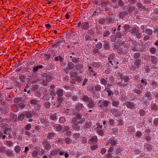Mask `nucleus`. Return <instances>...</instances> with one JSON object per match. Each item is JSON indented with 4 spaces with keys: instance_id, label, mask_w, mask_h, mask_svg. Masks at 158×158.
Wrapping results in <instances>:
<instances>
[{
    "instance_id": "f257e3e1",
    "label": "nucleus",
    "mask_w": 158,
    "mask_h": 158,
    "mask_svg": "<svg viewBox=\"0 0 158 158\" xmlns=\"http://www.w3.org/2000/svg\"><path fill=\"white\" fill-rule=\"evenodd\" d=\"M81 118V115L80 114H77L76 115V117L73 118L72 119L71 123L72 124V127L77 131H79L80 129V126L78 123L77 120H80Z\"/></svg>"
},
{
    "instance_id": "f03ea898",
    "label": "nucleus",
    "mask_w": 158,
    "mask_h": 158,
    "mask_svg": "<svg viewBox=\"0 0 158 158\" xmlns=\"http://www.w3.org/2000/svg\"><path fill=\"white\" fill-rule=\"evenodd\" d=\"M110 103L104 100H99L97 104L99 107L101 109L104 110L105 107H108V105Z\"/></svg>"
},
{
    "instance_id": "7ed1b4c3",
    "label": "nucleus",
    "mask_w": 158,
    "mask_h": 158,
    "mask_svg": "<svg viewBox=\"0 0 158 158\" xmlns=\"http://www.w3.org/2000/svg\"><path fill=\"white\" fill-rule=\"evenodd\" d=\"M78 27L82 29L85 30L89 28V25L87 22H81L78 23Z\"/></svg>"
},
{
    "instance_id": "20e7f679",
    "label": "nucleus",
    "mask_w": 158,
    "mask_h": 158,
    "mask_svg": "<svg viewBox=\"0 0 158 158\" xmlns=\"http://www.w3.org/2000/svg\"><path fill=\"white\" fill-rule=\"evenodd\" d=\"M84 109V106L83 104L80 103H78L76 106L74 110L77 112H78L81 110H83Z\"/></svg>"
},
{
    "instance_id": "39448f33",
    "label": "nucleus",
    "mask_w": 158,
    "mask_h": 158,
    "mask_svg": "<svg viewBox=\"0 0 158 158\" xmlns=\"http://www.w3.org/2000/svg\"><path fill=\"white\" fill-rule=\"evenodd\" d=\"M68 67H66L64 69V71L66 73H68L69 70L74 68L75 66L74 64L72 62H69L68 64Z\"/></svg>"
},
{
    "instance_id": "423d86ee",
    "label": "nucleus",
    "mask_w": 158,
    "mask_h": 158,
    "mask_svg": "<svg viewBox=\"0 0 158 158\" xmlns=\"http://www.w3.org/2000/svg\"><path fill=\"white\" fill-rule=\"evenodd\" d=\"M143 63V61L139 59H137L135 61V64L133 65V67L135 69H136L139 68Z\"/></svg>"
},
{
    "instance_id": "0eeeda50",
    "label": "nucleus",
    "mask_w": 158,
    "mask_h": 158,
    "mask_svg": "<svg viewBox=\"0 0 158 158\" xmlns=\"http://www.w3.org/2000/svg\"><path fill=\"white\" fill-rule=\"evenodd\" d=\"M1 127L4 128L5 130L3 131V133L5 134H9L11 131V127L9 126L7 127L6 126L3 125Z\"/></svg>"
},
{
    "instance_id": "6e6552de",
    "label": "nucleus",
    "mask_w": 158,
    "mask_h": 158,
    "mask_svg": "<svg viewBox=\"0 0 158 158\" xmlns=\"http://www.w3.org/2000/svg\"><path fill=\"white\" fill-rule=\"evenodd\" d=\"M42 143L44 147L47 150H49L51 149V144L49 142L44 141H43Z\"/></svg>"
},
{
    "instance_id": "1a4fd4ad",
    "label": "nucleus",
    "mask_w": 158,
    "mask_h": 158,
    "mask_svg": "<svg viewBox=\"0 0 158 158\" xmlns=\"http://www.w3.org/2000/svg\"><path fill=\"white\" fill-rule=\"evenodd\" d=\"M117 143L115 139L113 138L110 139L107 142L106 144L107 145H111L112 146H115L116 144Z\"/></svg>"
},
{
    "instance_id": "9d476101",
    "label": "nucleus",
    "mask_w": 158,
    "mask_h": 158,
    "mask_svg": "<svg viewBox=\"0 0 158 158\" xmlns=\"http://www.w3.org/2000/svg\"><path fill=\"white\" fill-rule=\"evenodd\" d=\"M97 136H94L89 140V142L92 145L95 144L97 143Z\"/></svg>"
},
{
    "instance_id": "9b49d317",
    "label": "nucleus",
    "mask_w": 158,
    "mask_h": 158,
    "mask_svg": "<svg viewBox=\"0 0 158 158\" xmlns=\"http://www.w3.org/2000/svg\"><path fill=\"white\" fill-rule=\"evenodd\" d=\"M43 66L41 65H39L38 66H34L32 69L33 72L35 73L38 71L39 69L43 68Z\"/></svg>"
},
{
    "instance_id": "f8f14e48",
    "label": "nucleus",
    "mask_w": 158,
    "mask_h": 158,
    "mask_svg": "<svg viewBox=\"0 0 158 158\" xmlns=\"http://www.w3.org/2000/svg\"><path fill=\"white\" fill-rule=\"evenodd\" d=\"M125 104L127 107L131 109L133 108L135 106V105L133 104L130 102H126Z\"/></svg>"
},
{
    "instance_id": "ddd939ff",
    "label": "nucleus",
    "mask_w": 158,
    "mask_h": 158,
    "mask_svg": "<svg viewBox=\"0 0 158 158\" xmlns=\"http://www.w3.org/2000/svg\"><path fill=\"white\" fill-rule=\"evenodd\" d=\"M143 31H142V32L144 33V32H145V33L146 34H147L149 36L151 35H152L153 31L152 30L150 29H147L144 30V28L143 27Z\"/></svg>"
},
{
    "instance_id": "4468645a",
    "label": "nucleus",
    "mask_w": 158,
    "mask_h": 158,
    "mask_svg": "<svg viewBox=\"0 0 158 158\" xmlns=\"http://www.w3.org/2000/svg\"><path fill=\"white\" fill-rule=\"evenodd\" d=\"M10 120L14 121L16 122L17 121V115L15 114L11 113L10 114Z\"/></svg>"
},
{
    "instance_id": "2eb2a0df",
    "label": "nucleus",
    "mask_w": 158,
    "mask_h": 158,
    "mask_svg": "<svg viewBox=\"0 0 158 158\" xmlns=\"http://www.w3.org/2000/svg\"><path fill=\"white\" fill-rule=\"evenodd\" d=\"M5 153L6 154V156H13V152L10 150H6Z\"/></svg>"
},
{
    "instance_id": "dca6fc26",
    "label": "nucleus",
    "mask_w": 158,
    "mask_h": 158,
    "mask_svg": "<svg viewBox=\"0 0 158 158\" xmlns=\"http://www.w3.org/2000/svg\"><path fill=\"white\" fill-rule=\"evenodd\" d=\"M92 99L89 98L87 95H84L82 98V100L85 102H87L88 103V102H91Z\"/></svg>"
},
{
    "instance_id": "f3484780",
    "label": "nucleus",
    "mask_w": 158,
    "mask_h": 158,
    "mask_svg": "<svg viewBox=\"0 0 158 158\" xmlns=\"http://www.w3.org/2000/svg\"><path fill=\"white\" fill-rule=\"evenodd\" d=\"M139 31V28L138 27H134L131 30V34L135 35Z\"/></svg>"
},
{
    "instance_id": "a211bd4d",
    "label": "nucleus",
    "mask_w": 158,
    "mask_h": 158,
    "mask_svg": "<svg viewBox=\"0 0 158 158\" xmlns=\"http://www.w3.org/2000/svg\"><path fill=\"white\" fill-rule=\"evenodd\" d=\"M55 135V133L54 132H50L48 133L47 137L48 139H53Z\"/></svg>"
},
{
    "instance_id": "6ab92c4d",
    "label": "nucleus",
    "mask_w": 158,
    "mask_h": 158,
    "mask_svg": "<svg viewBox=\"0 0 158 158\" xmlns=\"http://www.w3.org/2000/svg\"><path fill=\"white\" fill-rule=\"evenodd\" d=\"M111 112L112 113L114 116H118V111L116 109L111 110Z\"/></svg>"
},
{
    "instance_id": "aec40b11",
    "label": "nucleus",
    "mask_w": 158,
    "mask_h": 158,
    "mask_svg": "<svg viewBox=\"0 0 158 158\" xmlns=\"http://www.w3.org/2000/svg\"><path fill=\"white\" fill-rule=\"evenodd\" d=\"M151 62L153 64H155L157 61V58L155 56H151Z\"/></svg>"
},
{
    "instance_id": "412c9836",
    "label": "nucleus",
    "mask_w": 158,
    "mask_h": 158,
    "mask_svg": "<svg viewBox=\"0 0 158 158\" xmlns=\"http://www.w3.org/2000/svg\"><path fill=\"white\" fill-rule=\"evenodd\" d=\"M102 44L100 43H98L96 45V47L97 48V50L94 51L95 53L97 52L98 49H100L102 48Z\"/></svg>"
},
{
    "instance_id": "4be33fe9",
    "label": "nucleus",
    "mask_w": 158,
    "mask_h": 158,
    "mask_svg": "<svg viewBox=\"0 0 158 158\" xmlns=\"http://www.w3.org/2000/svg\"><path fill=\"white\" fill-rule=\"evenodd\" d=\"M123 29L126 32H130L131 31L130 26L128 24H125L123 26Z\"/></svg>"
},
{
    "instance_id": "5701e85b",
    "label": "nucleus",
    "mask_w": 158,
    "mask_h": 158,
    "mask_svg": "<svg viewBox=\"0 0 158 158\" xmlns=\"http://www.w3.org/2000/svg\"><path fill=\"white\" fill-rule=\"evenodd\" d=\"M57 95L59 96H62L63 94V90L62 89H60L56 92Z\"/></svg>"
},
{
    "instance_id": "b1692460",
    "label": "nucleus",
    "mask_w": 158,
    "mask_h": 158,
    "mask_svg": "<svg viewBox=\"0 0 158 158\" xmlns=\"http://www.w3.org/2000/svg\"><path fill=\"white\" fill-rule=\"evenodd\" d=\"M89 107L92 108L94 107L96 105V103L93 101L92 99L91 102L87 103Z\"/></svg>"
},
{
    "instance_id": "393cba45",
    "label": "nucleus",
    "mask_w": 158,
    "mask_h": 158,
    "mask_svg": "<svg viewBox=\"0 0 158 158\" xmlns=\"http://www.w3.org/2000/svg\"><path fill=\"white\" fill-rule=\"evenodd\" d=\"M91 124L89 122L87 121L85 125H84L83 127L84 129L89 128L91 127Z\"/></svg>"
},
{
    "instance_id": "a878e982",
    "label": "nucleus",
    "mask_w": 158,
    "mask_h": 158,
    "mask_svg": "<svg viewBox=\"0 0 158 158\" xmlns=\"http://www.w3.org/2000/svg\"><path fill=\"white\" fill-rule=\"evenodd\" d=\"M25 115L28 118H31L33 117V113L31 111H28L25 113Z\"/></svg>"
},
{
    "instance_id": "bb28decb",
    "label": "nucleus",
    "mask_w": 158,
    "mask_h": 158,
    "mask_svg": "<svg viewBox=\"0 0 158 158\" xmlns=\"http://www.w3.org/2000/svg\"><path fill=\"white\" fill-rule=\"evenodd\" d=\"M15 151L17 153H19L21 150V147L19 146H16L14 148Z\"/></svg>"
},
{
    "instance_id": "cd10ccee",
    "label": "nucleus",
    "mask_w": 158,
    "mask_h": 158,
    "mask_svg": "<svg viewBox=\"0 0 158 158\" xmlns=\"http://www.w3.org/2000/svg\"><path fill=\"white\" fill-rule=\"evenodd\" d=\"M114 17H109L107 19V22L109 23H114Z\"/></svg>"
},
{
    "instance_id": "c85d7f7f",
    "label": "nucleus",
    "mask_w": 158,
    "mask_h": 158,
    "mask_svg": "<svg viewBox=\"0 0 158 158\" xmlns=\"http://www.w3.org/2000/svg\"><path fill=\"white\" fill-rule=\"evenodd\" d=\"M70 75L71 77L73 78H79V77H78L77 73L76 72H72L71 73Z\"/></svg>"
},
{
    "instance_id": "c756f323",
    "label": "nucleus",
    "mask_w": 158,
    "mask_h": 158,
    "mask_svg": "<svg viewBox=\"0 0 158 158\" xmlns=\"http://www.w3.org/2000/svg\"><path fill=\"white\" fill-rule=\"evenodd\" d=\"M60 150L59 149H56L52 151L51 154L52 155L54 156L57 154Z\"/></svg>"
},
{
    "instance_id": "7c9ffc66",
    "label": "nucleus",
    "mask_w": 158,
    "mask_h": 158,
    "mask_svg": "<svg viewBox=\"0 0 158 158\" xmlns=\"http://www.w3.org/2000/svg\"><path fill=\"white\" fill-rule=\"evenodd\" d=\"M54 59L55 61L59 60L60 62H62L64 60V59L60 56L56 57Z\"/></svg>"
},
{
    "instance_id": "2f4dec72",
    "label": "nucleus",
    "mask_w": 158,
    "mask_h": 158,
    "mask_svg": "<svg viewBox=\"0 0 158 158\" xmlns=\"http://www.w3.org/2000/svg\"><path fill=\"white\" fill-rule=\"evenodd\" d=\"M104 48L106 49H107L108 50H110V44L108 43L107 42H106L105 43V44L104 45Z\"/></svg>"
},
{
    "instance_id": "473e14b6",
    "label": "nucleus",
    "mask_w": 158,
    "mask_h": 158,
    "mask_svg": "<svg viewBox=\"0 0 158 158\" xmlns=\"http://www.w3.org/2000/svg\"><path fill=\"white\" fill-rule=\"evenodd\" d=\"M56 116V114H55L51 116L50 117L52 120L54 121H56L57 119Z\"/></svg>"
},
{
    "instance_id": "72a5a7b5",
    "label": "nucleus",
    "mask_w": 158,
    "mask_h": 158,
    "mask_svg": "<svg viewBox=\"0 0 158 158\" xmlns=\"http://www.w3.org/2000/svg\"><path fill=\"white\" fill-rule=\"evenodd\" d=\"M112 105L116 107H117L119 104V102L118 101H113L112 102Z\"/></svg>"
},
{
    "instance_id": "f704fd0d",
    "label": "nucleus",
    "mask_w": 158,
    "mask_h": 158,
    "mask_svg": "<svg viewBox=\"0 0 158 158\" xmlns=\"http://www.w3.org/2000/svg\"><path fill=\"white\" fill-rule=\"evenodd\" d=\"M6 144L9 147H13L14 143L10 141H7L6 142Z\"/></svg>"
},
{
    "instance_id": "c9c22d12",
    "label": "nucleus",
    "mask_w": 158,
    "mask_h": 158,
    "mask_svg": "<svg viewBox=\"0 0 158 158\" xmlns=\"http://www.w3.org/2000/svg\"><path fill=\"white\" fill-rule=\"evenodd\" d=\"M89 72L93 76H96L97 73L96 72L94 71L93 69H89Z\"/></svg>"
},
{
    "instance_id": "e433bc0d",
    "label": "nucleus",
    "mask_w": 158,
    "mask_h": 158,
    "mask_svg": "<svg viewBox=\"0 0 158 158\" xmlns=\"http://www.w3.org/2000/svg\"><path fill=\"white\" fill-rule=\"evenodd\" d=\"M107 78L106 79L102 78L101 80V82L102 84H103L104 85H106L107 82Z\"/></svg>"
},
{
    "instance_id": "4c0bfd02",
    "label": "nucleus",
    "mask_w": 158,
    "mask_h": 158,
    "mask_svg": "<svg viewBox=\"0 0 158 158\" xmlns=\"http://www.w3.org/2000/svg\"><path fill=\"white\" fill-rule=\"evenodd\" d=\"M30 103L32 105H35L38 103V101L35 99H32L30 101Z\"/></svg>"
},
{
    "instance_id": "58836bf2",
    "label": "nucleus",
    "mask_w": 158,
    "mask_h": 158,
    "mask_svg": "<svg viewBox=\"0 0 158 158\" xmlns=\"http://www.w3.org/2000/svg\"><path fill=\"white\" fill-rule=\"evenodd\" d=\"M85 120V119L84 118H81L80 120H77V122L78 124H82Z\"/></svg>"
},
{
    "instance_id": "ea45409f",
    "label": "nucleus",
    "mask_w": 158,
    "mask_h": 158,
    "mask_svg": "<svg viewBox=\"0 0 158 158\" xmlns=\"http://www.w3.org/2000/svg\"><path fill=\"white\" fill-rule=\"evenodd\" d=\"M127 13L126 12H123L120 13L119 15L120 18L122 19L124 16L127 15Z\"/></svg>"
},
{
    "instance_id": "a19ab883",
    "label": "nucleus",
    "mask_w": 158,
    "mask_h": 158,
    "mask_svg": "<svg viewBox=\"0 0 158 158\" xmlns=\"http://www.w3.org/2000/svg\"><path fill=\"white\" fill-rule=\"evenodd\" d=\"M83 66V65L81 64H78L75 66V67L77 69H81L82 68Z\"/></svg>"
},
{
    "instance_id": "79ce46f5",
    "label": "nucleus",
    "mask_w": 158,
    "mask_h": 158,
    "mask_svg": "<svg viewBox=\"0 0 158 158\" xmlns=\"http://www.w3.org/2000/svg\"><path fill=\"white\" fill-rule=\"evenodd\" d=\"M114 123V121L113 119H110L109 122L108 124V125L110 126H112Z\"/></svg>"
},
{
    "instance_id": "37998d69",
    "label": "nucleus",
    "mask_w": 158,
    "mask_h": 158,
    "mask_svg": "<svg viewBox=\"0 0 158 158\" xmlns=\"http://www.w3.org/2000/svg\"><path fill=\"white\" fill-rule=\"evenodd\" d=\"M150 52L154 54L156 52V48L153 47L150 49Z\"/></svg>"
},
{
    "instance_id": "c03bdc74",
    "label": "nucleus",
    "mask_w": 158,
    "mask_h": 158,
    "mask_svg": "<svg viewBox=\"0 0 158 158\" xmlns=\"http://www.w3.org/2000/svg\"><path fill=\"white\" fill-rule=\"evenodd\" d=\"M18 105L19 108H23L25 106V105L24 104V103L22 102H19Z\"/></svg>"
},
{
    "instance_id": "a18cd8bd",
    "label": "nucleus",
    "mask_w": 158,
    "mask_h": 158,
    "mask_svg": "<svg viewBox=\"0 0 158 158\" xmlns=\"http://www.w3.org/2000/svg\"><path fill=\"white\" fill-rule=\"evenodd\" d=\"M6 148L5 147H0V153H5Z\"/></svg>"
},
{
    "instance_id": "49530a36",
    "label": "nucleus",
    "mask_w": 158,
    "mask_h": 158,
    "mask_svg": "<svg viewBox=\"0 0 158 158\" xmlns=\"http://www.w3.org/2000/svg\"><path fill=\"white\" fill-rule=\"evenodd\" d=\"M80 134L78 133H75L73 136V137L75 139H78L80 137Z\"/></svg>"
},
{
    "instance_id": "de8ad7c7",
    "label": "nucleus",
    "mask_w": 158,
    "mask_h": 158,
    "mask_svg": "<svg viewBox=\"0 0 158 158\" xmlns=\"http://www.w3.org/2000/svg\"><path fill=\"white\" fill-rule=\"evenodd\" d=\"M59 121L61 123H64L65 122L66 120L65 118L63 117H62L59 118Z\"/></svg>"
},
{
    "instance_id": "09e8293b",
    "label": "nucleus",
    "mask_w": 158,
    "mask_h": 158,
    "mask_svg": "<svg viewBox=\"0 0 158 158\" xmlns=\"http://www.w3.org/2000/svg\"><path fill=\"white\" fill-rule=\"evenodd\" d=\"M97 132L98 134L101 136H102L104 135V132L102 130H98L97 131Z\"/></svg>"
},
{
    "instance_id": "8fccbe9b",
    "label": "nucleus",
    "mask_w": 158,
    "mask_h": 158,
    "mask_svg": "<svg viewBox=\"0 0 158 158\" xmlns=\"http://www.w3.org/2000/svg\"><path fill=\"white\" fill-rule=\"evenodd\" d=\"M38 152L36 151H33L32 152V156L34 157H36L38 156Z\"/></svg>"
},
{
    "instance_id": "3c124183",
    "label": "nucleus",
    "mask_w": 158,
    "mask_h": 158,
    "mask_svg": "<svg viewBox=\"0 0 158 158\" xmlns=\"http://www.w3.org/2000/svg\"><path fill=\"white\" fill-rule=\"evenodd\" d=\"M98 147V146L97 145H94L91 146L90 149L92 151H93L96 150Z\"/></svg>"
},
{
    "instance_id": "603ef678",
    "label": "nucleus",
    "mask_w": 158,
    "mask_h": 158,
    "mask_svg": "<svg viewBox=\"0 0 158 158\" xmlns=\"http://www.w3.org/2000/svg\"><path fill=\"white\" fill-rule=\"evenodd\" d=\"M56 129L57 131H62V127L61 125H59L58 126L56 127Z\"/></svg>"
},
{
    "instance_id": "864d4df0",
    "label": "nucleus",
    "mask_w": 158,
    "mask_h": 158,
    "mask_svg": "<svg viewBox=\"0 0 158 158\" xmlns=\"http://www.w3.org/2000/svg\"><path fill=\"white\" fill-rule=\"evenodd\" d=\"M92 65L94 67H99L100 66L98 62H94L92 64Z\"/></svg>"
},
{
    "instance_id": "5fc2aeb1",
    "label": "nucleus",
    "mask_w": 158,
    "mask_h": 158,
    "mask_svg": "<svg viewBox=\"0 0 158 158\" xmlns=\"http://www.w3.org/2000/svg\"><path fill=\"white\" fill-rule=\"evenodd\" d=\"M24 118V115L23 114H21L18 117V119L19 120H23Z\"/></svg>"
},
{
    "instance_id": "6e6d98bb",
    "label": "nucleus",
    "mask_w": 158,
    "mask_h": 158,
    "mask_svg": "<svg viewBox=\"0 0 158 158\" xmlns=\"http://www.w3.org/2000/svg\"><path fill=\"white\" fill-rule=\"evenodd\" d=\"M95 90L97 91H99L101 89V87L100 85H97L95 86Z\"/></svg>"
},
{
    "instance_id": "4d7b16f0",
    "label": "nucleus",
    "mask_w": 158,
    "mask_h": 158,
    "mask_svg": "<svg viewBox=\"0 0 158 158\" xmlns=\"http://www.w3.org/2000/svg\"><path fill=\"white\" fill-rule=\"evenodd\" d=\"M69 127L68 126H65L64 127L63 129H62V131L63 132H66L69 130Z\"/></svg>"
},
{
    "instance_id": "13d9d810",
    "label": "nucleus",
    "mask_w": 158,
    "mask_h": 158,
    "mask_svg": "<svg viewBox=\"0 0 158 158\" xmlns=\"http://www.w3.org/2000/svg\"><path fill=\"white\" fill-rule=\"evenodd\" d=\"M65 143L67 144H69L71 142V140L69 138H67L65 139Z\"/></svg>"
},
{
    "instance_id": "bf43d9fd",
    "label": "nucleus",
    "mask_w": 158,
    "mask_h": 158,
    "mask_svg": "<svg viewBox=\"0 0 158 158\" xmlns=\"http://www.w3.org/2000/svg\"><path fill=\"white\" fill-rule=\"evenodd\" d=\"M114 54L113 53L110 54V57L108 58V60H109L110 59L113 60L114 58Z\"/></svg>"
},
{
    "instance_id": "052dcab7",
    "label": "nucleus",
    "mask_w": 158,
    "mask_h": 158,
    "mask_svg": "<svg viewBox=\"0 0 158 158\" xmlns=\"http://www.w3.org/2000/svg\"><path fill=\"white\" fill-rule=\"evenodd\" d=\"M138 38H140L142 36V34L139 32H138L135 35Z\"/></svg>"
},
{
    "instance_id": "680f3d73",
    "label": "nucleus",
    "mask_w": 158,
    "mask_h": 158,
    "mask_svg": "<svg viewBox=\"0 0 158 158\" xmlns=\"http://www.w3.org/2000/svg\"><path fill=\"white\" fill-rule=\"evenodd\" d=\"M31 127V125L30 124H28L27 126L25 127V129L26 130H29Z\"/></svg>"
},
{
    "instance_id": "e2e57ef3",
    "label": "nucleus",
    "mask_w": 158,
    "mask_h": 158,
    "mask_svg": "<svg viewBox=\"0 0 158 158\" xmlns=\"http://www.w3.org/2000/svg\"><path fill=\"white\" fill-rule=\"evenodd\" d=\"M110 34V32L109 31H106L104 33V37H106Z\"/></svg>"
},
{
    "instance_id": "0e129e2a",
    "label": "nucleus",
    "mask_w": 158,
    "mask_h": 158,
    "mask_svg": "<svg viewBox=\"0 0 158 158\" xmlns=\"http://www.w3.org/2000/svg\"><path fill=\"white\" fill-rule=\"evenodd\" d=\"M106 149H105L104 148H103L102 149L100 152L103 155L106 153Z\"/></svg>"
},
{
    "instance_id": "69168bd1",
    "label": "nucleus",
    "mask_w": 158,
    "mask_h": 158,
    "mask_svg": "<svg viewBox=\"0 0 158 158\" xmlns=\"http://www.w3.org/2000/svg\"><path fill=\"white\" fill-rule=\"evenodd\" d=\"M134 10V7H130L128 9V11L130 13H132Z\"/></svg>"
},
{
    "instance_id": "338daca9",
    "label": "nucleus",
    "mask_w": 158,
    "mask_h": 158,
    "mask_svg": "<svg viewBox=\"0 0 158 158\" xmlns=\"http://www.w3.org/2000/svg\"><path fill=\"white\" fill-rule=\"evenodd\" d=\"M63 142L64 139L63 138L57 140L58 143H60V144H63Z\"/></svg>"
},
{
    "instance_id": "774afa93",
    "label": "nucleus",
    "mask_w": 158,
    "mask_h": 158,
    "mask_svg": "<svg viewBox=\"0 0 158 158\" xmlns=\"http://www.w3.org/2000/svg\"><path fill=\"white\" fill-rule=\"evenodd\" d=\"M153 122L155 125L158 126V118H155Z\"/></svg>"
}]
</instances>
